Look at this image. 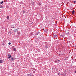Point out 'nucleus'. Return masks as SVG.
Instances as JSON below:
<instances>
[{"label": "nucleus", "instance_id": "obj_18", "mask_svg": "<svg viewBox=\"0 0 76 76\" xmlns=\"http://www.w3.org/2000/svg\"><path fill=\"white\" fill-rule=\"evenodd\" d=\"M60 36L63 37H64V36L63 35H61Z\"/></svg>", "mask_w": 76, "mask_h": 76}, {"label": "nucleus", "instance_id": "obj_2", "mask_svg": "<svg viewBox=\"0 0 76 76\" xmlns=\"http://www.w3.org/2000/svg\"><path fill=\"white\" fill-rule=\"evenodd\" d=\"M53 38H57V35L56 34H55L53 35Z\"/></svg>", "mask_w": 76, "mask_h": 76}, {"label": "nucleus", "instance_id": "obj_21", "mask_svg": "<svg viewBox=\"0 0 76 76\" xmlns=\"http://www.w3.org/2000/svg\"><path fill=\"white\" fill-rule=\"evenodd\" d=\"M58 61H60V60H58Z\"/></svg>", "mask_w": 76, "mask_h": 76}, {"label": "nucleus", "instance_id": "obj_19", "mask_svg": "<svg viewBox=\"0 0 76 76\" xmlns=\"http://www.w3.org/2000/svg\"><path fill=\"white\" fill-rule=\"evenodd\" d=\"M8 44L9 45H10V44H11V43L10 42H9Z\"/></svg>", "mask_w": 76, "mask_h": 76}, {"label": "nucleus", "instance_id": "obj_3", "mask_svg": "<svg viewBox=\"0 0 76 76\" xmlns=\"http://www.w3.org/2000/svg\"><path fill=\"white\" fill-rule=\"evenodd\" d=\"M8 58H10L11 57H12V55H11L8 54Z\"/></svg>", "mask_w": 76, "mask_h": 76}, {"label": "nucleus", "instance_id": "obj_1", "mask_svg": "<svg viewBox=\"0 0 76 76\" xmlns=\"http://www.w3.org/2000/svg\"><path fill=\"white\" fill-rule=\"evenodd\" d=\"M65 33L66 34V35H69V30H67L65 31Z\"/></svg>", "mask_w": 76, "mask_h": 76}, {"label": "nucleus", "instance_id": "obj_5", "mask_svg": "<svg viewBox=\"0 0 76 76\" xmlns=\"http://www.w3.org/2000/svg\"><path fill=\"white\" fill-rule=\"evenodd\" d=\"M14 32H18V30L17 29H15L14 30H13Z\"/></svg>", "mask_w": 76, "mask_h": 76}, {"label": "nucleus", "instance_id": "obj_22", "mask_svg": "<svg viewBox=\"0 0 76 76\" xmlns=\"http://www.w3.org/2000/svg\"><path fill=\"white\" fill-rule=\"evenodd\" d=\"M1 6L0 8H1V7H1V6Z\"/></svg>", "mask_w": 76, "mask_h": 76}, {"label": "nucleus", "instance_id": "obj_11", "mask_svg": "<svg viewBox=\"0 0 76 76\" xmlns=\"http://www.w3.org/2000/svg\"><path fill=\"white\" fill-rule=\"evenodd\" d=\"M27 76H31V74H28L27 75Z\"/></svg>", "mask_w": 76, "mask_h": 76}, {"label": "nucleus", "instance_id": "obj_16", "mask_svg": "<svg viewBox=\"0 0 76 76\" xmlns=\"http://www.w3.org/2000/svg\"><path fill=\"white\" fill-rule=\"evenodd\" d=\"M7 19H9V16L7 17Z\"/></svg>", "mask_w": 76, "mask_h": 76}, {"label": "nucleus", "instance_id": "obj_12", "mask_svg": "<svg viewBox=\"0 0 76 76\" xmlns=\"http://www.w3.org/2000/svg\"><path fill=\"white\" fill-rule=\"evenodd\" d=\"M3 62V60H0V63H1Z\"/></svg>", "mask_w": 76, "mask_h": 76}, {"label": "nucleus", "instance_id": "obj_15", "mask_svg": "<svg viewBox=\"0 0 76 76\" xmlns=\"http://www.w3.org/2000/svg\"><path fill=\"white\" fill-rule=\"evenodd\" d=\"M2 45H3V46H4L5 45V44L4 43H2Z\"/></svg>", "mask_w": 76, "mask_h": 76}, {"label": "nucleus", "instance_id": "obj_8", "mask_svg": "<svg viewBox=\"0 0 76 76\" xmlns=\"http://www.w3.org/2000/svg\"><path fill=\"white\" fill-rule=\"evenodd\" d=\"M11 27L12 28H15V26L13 25L11 26Z\"/></svg>", "mask_w": 76, "mask_h": 76}, {"label": "nucleus", "instance_id": "obj_10", "mask_svg": "<svg viewBox=\"0 0 76 76\" xmlns=\"http://www.w3.org/2000/svg\"><path fill=\"white\" fill-rule=\"evenodd\" d=\"M16 50V48H14L13 49V51H15Z\"/></svg>", "mask_w": 76, "mask_h": 76}, {"label": "nucleus", "instance_id": "obj_17", "mask_svg": "<svg viewBox=\"0 0 76 76\" xmlns=\"http://www.w3.org/2000/svg\"><path fill=\"white\" fill-rule=\"evenodd\" d=\"M23 13H25V11L24 10L23 11Z\"/></svg>", "mask_w": 76, "mask_h": 76}, {"label": "nucleus", "instance_id": "obj_9", "mask_svg": "<svg viewBox=\"0 0 76 76\" xmlns=\"http://www.w3.org/2000/svg\"><path fill=\"white\" fill-rule=\"evenodd\" d=\"M72 13L73 14H74L75 13V11L74 10H73L72 11Z\"/></svg>", "mask_w": 76, "mask_h": 76}, {"label": "nucleus", "instance_id": "obj_6", "mask_svg": "<svg viewBox=\"0 0 76 76\" xmlns=\"http://www.w3.org/2000/svg\"><path fill=\"white\" fill-rule=\"evenodd\" d=\"M48 48V45H47L45 46V48Z\"/></svg>", "mask_w": 76, "mask_h": 76}, {"label": "nucleus", "instance_id": "obj_25", "mask_svg": "<svg viewBox=\"0 0 76 76\" xmlns=\"http://www.w3.org/2000/svg\"><path fill=\"white\" fill-rule=\"evenodd\" d=\"M75 73H76V70L75 71Z\"/></svg>", "mask_w": 76, "mask_h": 76}, {"label": "nucleus", "instance_id": "obj_23", "mask_svg": "<svg viewBox=\"0 0 76 76\" xmlns=\"http://www.w3.org/2000/svg\"><path fill=\"white\" fill-rule=\"evenodd\" d=\"M75 48H76V45H75Z\"/></svg>", "mask_w": 76, "mask_h": 76}, {"label": "nucleus", "instance_id": "obj_4", "mask_svg": "<svg viewBox=\"0 0 76 76\" xmlns=\"http://www.w3.org/2000/svg\"><path fill=\"white\" fill-rule=\"evenodd\" d=\"M15 60V59L13 58V57H12L11 59V61H14V60Z\"/></svg>", "mask_w": 76, "mask_h": 76}, {"label": "nucleus", "instance_id": "obj_14", "mask_svg": "<svg viewBox=\"0 0 76 76\" xmlns=\"http://www.w3.org/2000/svg\"><path fill=\"white\" fill-rule=\"evenodd\" d=\"M30 35H33V33H32V32H31L30 33Z\"/></svg>", "mask_w": 76, "mask_h": 76}, {"label": "nucleus", "instance_id": "obj_24", "mask_svg": "<svg viewBox=\"0 0 76 76\" xmlns=\"http://www.w3.org/2000/svg\"><path fill=\"white\" fill-rule=\"evenodd\" d=\"M71 66H72V64H71Z\"/></svg>", "mask_w": 76, "mask_h": 76}, {"label": "nucleus", "instance_id": "obj_20", "mask_svg": "<svg viewBox=\"0 0 76 76\" xmlns=\"http://www.w3.org/2000/svg\"><path fill=\"white\" fill-rule=\"evenodd\" d=\"M76 3V1H74V3Z\"/></svg>", "mask_w": 76, "mask_h": 76}, {"label": "nucleus", "instance_id": "obj_13", "mask_svg": "<svg viewBox=\"0 0 76 76\" xmlns=\"http://www.w3.org/2000/svg\"><path fill=\"white\" fill-rule=\"evenodd\" d=\"M3 1H2L0 2V4H3Z\"/></svg>", "mask_w": 76, "mask_h": 76}, {"label": "nucleus", "instance_id": "obj_7", "mask_svg": "<svg viewBox=\"0 0 76 76\" xmlns=\"http://www.w3.org/2000/svg\"><path fill=\"white\" fill-rule=\"evenodd\" d=\"M39 34V32H36L35 34V35H38Z\"/></svg>", "mask_w": 76, "mask_h": 76}, {"label": "nucleus", "instance_id": "obj_26", "mask_svg": "<svg viewBox=\"0 0 76 76\" xmlns=\"http://www.w3.org/2000/svg\"><path fill=\"white\" fill-rule=\"evenodd\" d=\"M56 63H57V61H56Z\"/></svg>", "mask_w": 76, "mask_h": 76}]
</instances>
